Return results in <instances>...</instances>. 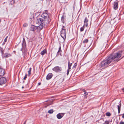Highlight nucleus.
<instances>
[{
    "label": "nucleus",
    "instance_id": "dca6fc26",
    "mask_svg": "<svg viewBox=\"0 0 124 124\" xmlns=\"http://www.w3.org/2000/svg\"><path fill=\"white\" fill-rule=\"evenodd\" d=\"M61 20L62 22L64 23L65 22V19L64 16H62L61 18Z\"/></svg>",
    "mask_w": 124,
    "mask_h": 124
},
{
    "label": "nucleus",
    "instance_id": "4c0bfd02",
    "mask_svg": "<svg viewBox=\"0 0 124 124\" xmlns=\"http://www.w3.org/2000/svg\"><path fill=\"white\" fill-rule=\"evenodd\" d=\"M0 22H1V20H0Z\"/></svg>",
    "mask_w": 124,
    "mask_h": 124
},
{
    "label": "nucleus",
    "instance_id": "a878e982",
    "mask_svg": "<svg viewBox=\"0 0 124 124\" xmlns=\"http://www.w3.org/2000/svg\"><path fill=\"white\" fill-rule=\"evenodd\" d=\"M27 75L26 74L25 76H24V77L23 78V79L24 80H25L26 79V78H27Z\"/></svg>",
    "mask_w": 124,
    "mask_h": 124
},
{
    "label": "nucleus",
    "instance_id": "473e14b6",
    "mask_svg": "<svg viewBox=\"0 0 124 124\" xmlns=\"http://www.w3.org/2000/svg\"><path fill=\"white\" fill-rule=\"evenodd\" d=\"M41 84V83H38V85H39Z\"/></svg>",
    "mask_w": 124,
    "mask_h": 124
},
{
    "label": "nucleus",
    "instance_id": "412c9836",
    "mask_svg": "<svg viewBox=\"0 0 124 124\" xmlns=\"http://www.w3.org/2000/svg\"><path fill=\"white\" fill-rule=\"evenodd\" d=\"M88 41V39H86L84 40L83 41V42L84 43H87Z\"/></svg>",
    "mask_w": 124,
    "mask_h": 124
},
{
    "label": "nucleus",
    "instance_id": "72a5a7b5",
    "mask_svg": "<svg viewBox=\"0 0 124 124\" xmlns=\"http://www.w3.org/2000/svg\"><path fill=\"white\" fill-rule=\"evenodd\" d=\"M122 90H123V91L124 92V88L122 89Z\"/></svg>",
    "mask_w": 124,
    "mask_h": 124
},
{
    "label": "nucleus",
    "instance_id": "bb28decb",
    "mask_svg": "<svg viewBox=\"0 0 124 124\" xmlns=\"http://www.w3.org/2000/svg\"><path fill=\"white\" fill-rule=\"evenodd\" d=\"M8 37V36H7L6 37V38H5V39H4V41L5 42H6L7 41V39Z\"/></svg>",
    "mask_w": 124,
    "mask_h": 124
},
{
    "label": "nucleus",
    "instance_id": "2f4dec72",
    "mask_svg": "<svg viewBox=\"0 0 124 124\" xmlns=\"http://www.w3.org/2000/svg\"><path fill=\"white\" fill-rule=\"evenodd\" d=\"M122 117L123 118H124V113L122 116Z\"/></svg>",
    "mask_w": 124,
    "mask_h": 124
},
{
    "label": "nucleus",
    "instance_id": "f3484780",
    "mask_svg": "<svg viewBox=\"0 0 124 124\" xmlns=\"http://www.w3.org/2000/svg\"><path fill=\"white\" fill-rule=\"evenodd\" d=\"M85 24H84L83 26L80 29V31H82L84 30L85 28Z\"/></svg>",
    "mask_w": 124,
    "mask_h": 124
},
{
    "label": "nucleus",
    "instance_id": "4be33fe9",
    "mask_svg": "<svg viewBox=\"0 0 124 124\" xmlns=\"http://www.w3.org/2000/svg\"><path fill=\"white\" fill-rule=\"evenodd\" d=\"M106 115L107 116H109L111 115V114L109 112H107L106 114Z\"/></svg>",
    "mask_w": 124,
    "mask_h": 124
},
{
    "label": "nucleus",
    "instance_id": "39448f33",
    "mask_svg": "<svg viewBox=\"0 0 124 124\" xmlns=\"http://www.w3.org/2000/svg\"><path fill=\"white\" fill-rule=\"evenodd\" d=\"M39 23L40 24L37 27V29L39 30H40L42 29L45 25H46L47 24H46V23L43 22H42L40 23Z\"/></svg>",
    "mask_w": 124,
    "mask_h": 124
},
{
    "label": "nucleus",
    "instance_id": "f704fd0d",
    "mask_svg": "<svg viewBox=\"0 0 124 124\" xmlns=\"http://www.w3.org/2000/svg\"><path fill=\"white\" fill-rule=\"evenodd\" d=\"M26 121H25V122H24V123H26Z\"/></svg>",
    "mask_w": 124,
    "mask_h": 124
},
{
    "label": "nucleus",
    "instance_id": "b1692460",
    "mask_svg": "<svg viewBox=\"0 0 124 124\" xmlns=\"http://www.w3.org/2000/svg\"><path fill=\"white\" fill-rule=\"evenodd\" d=\"M61 47H60L59 48V50L58 52L57 53L59 54L60 52L61 51Z\"/></svg>",
    "mask_w": 124,
    "mask_h": 124
},
{
    "label": "nucleus",
    "instance_id": "1a4fd4ad",
    "mask_svg": "<svg viewBox=\"0 0 124 124\" xmlns=\"http://www.w3.org/2000/svg\"><path fill=\"white\" fill-rule=\"evenodd\" d=\"M5 70L0 67V76H3L5 74Z\"/></svg>",
    "mask_w": 124,
    "mask_h": 124
},
{
    "label": "nucleus",
    "instance_id": "c756f323",
    "mask_svg": "<svg viewBox=\"0 0 124 124\" xmlns=\"http://www.w3.org/2000/svg\"><path fill=\"white\" fill-rule=\"evenodd\" d=\"M27 26V25L26 24H24L23 25V26L24 27H25Z\"/></svg>",
    "mask_w": 124,
    "mask_h": 124
},
{
    "label": "nucleus",
    "instance_id": "2eb2a0df",
    "mask_svg": "<svg viewBox=\"0 0 124 124\" xmlns=\"http://www.w3.org/2000/svg\"><path fill=\"white\" fill-rule=\"evenodd\" d=\"M118 111V113H119L120 111V108H121V104L120 103L119 104V105H118L117 106Z\"/></svg>",
    "mask_w": 124,
    "mask_h": 124
},
{
    "label": "nucleus",
    "instance_id": "20e7f679",
    "mask_svg": "<svg viewBox=\"0 0 124 124\" xmlns=\"http://www.w3.org/2000/svg\"><path fill=\"white\" fill-rule=\"evenodd\" d=\"M53 71L57 72H60L62 70V68L58 66L54 67L52 69Z\"/></svg>",
    "mask_w": 124,
    "mask_h": 124
},
{
    "label": "nucleus",
    "instance_id": "e433bc0d",
    "mask_svg": "<svg viewBox=\"0 0 124 124\" xmlns=\"http://www.w3.org/2000/svg\"><path fill=\"white\" fill-rule=\"evenodd\" d=\"M22 88H23V86H22Z\"/></svg>",
    "mask_w": 124,
    "mask_h": 124
},
{
    "label": "nucleus",
    "instance_id": "c85d7f7f",
    "mask_svg": "<svg viewBox=\"0 0 124 124\" xmlns=\"http://www.w3.org/2000/svg\"><path fill=\"white\" fill-rule=\"evenodd\" d=\"M119 124H124V122H121Z\"/></svg>",
    "mask_w": 124,
    "mask_h": 124
},
{
    "label": "nucleus",
    "instance_id": "7ed1b4c3",
    "mask_svg": "<svg viewBox=\"0 0 124 124\" xmlns=\"http://www.w3.org/2000/svg\"><path fill=\"white\" fill-rule=\"evenodd\" d=\"M62 30L60 32V33L61 36L64 39H65L66 38V30L65 29L64 26H62Z\"/></svg>",
    "mask_w": 124,
    "mask_h": 124
},
{
    "label": "nucleus",
    "instance_id": "aec40b11",
    "mask_svg": "<svg viewBox=\"0 0 124 124\" xmlns=\"http://www.w3.org/2000/svg\"><path fill=\"white\" fill-rule=\"evenodd\" d=\"M31 68H30L29 69V70L28 71V76H29L31 74Z\"/></svg>",
    "mask_w": 124,
    "mask_h": 124
},
{
    "label": "nucleus",
    "instance_id": "ddd939ff",
    "mask_svg": "<svg viewBox=\"0 0 124 124\" xmlns=\"http://www.w3.org/2000/svg\"><path fill=\"white\" fill-rule=\"evenodd\" d=\"M11 56V54L7 53L5 54L2 55L3 57L8 58Z\"/></svg>",
    "mask_w": 124,
    "mask_h": 124
},
{
    "label": "nucleus",
    "instance_id": "a211bd4d",
    "mask_svg": "<svg viewBox=\"0 0 124 124\" xmlns=\"http://www.w3.org/2000/svg\"><path fill=\"white\" fill-rule=\"evenodd\" d=\"M31 30L32 31L35 30V26L33 25H31Z\"/></svg>",
    "mask_w": 124,
    "mask_h": 124
},
{
    "label": "nucleus",
    "instance_id": "6e6552de",
    "mask_svg": "<svg viewBox=\"0 0 124 124\" xmlns=\"http://www.w3.org/2000/svg\"><path fill=\"white\" fill-rule=\"evenodd\" d=\"M64 114L65 113H59L57 115V117L58 119H60L63 117Z\"/></svg>",
    "mask_w": 124,
    "mask_h": 124
},
{
    "label": "nucleus",
    "instance_id": "c9c22d12",
    "mask_svg": "<svg viewBox=\"0 0 124 124\" xmlns=\"http://www.w3.org/2000/svg\"><path fill=\"white\" fill-rule=\"evenodd\" d=\"M23 124H26L25 123H24Z\"/></svg>",
    "mask_w": 124,
    "mask_h": 124
},
{
    "label": "nucleus",
    "instance_id": "f03ea898",
    "mask_svg": "<svg viewBox=\"0 0 124 124\" xmlns=\"http://www.w3.org/2000/svg\"><path fill=\"white\" fill-rule=\"evenodd\" d=\"M41 16L42 19L39 18L37 19V21L38 23H40L43 22L47 24L46 26H47L51 21V19L49 17L48 13L47 10L44 11L43 13L41 15Z\"/></svg>",
    "mask_w": 124,
    "mask_h": 124
},
{
    "label": "nucleus",
    "instance_id": "423d86ee",
    "mask_svg": "<svg viewBox=\"0 0 124 124\" xmlns=\"http://www.w3.org/2000/svg\"><path fill=\"white\" fill-rule=\"evenodd\" d=\"M7 82L6 78L4 77L0 78V85L5 84Z\"/></svg>",
    "mask_w": 124,
    "mask_h": 124
},
{
    "label": "nucleus",
    "instance_id": "6ab92c4d",
    "mask_svg": "<svg viewBox=\"0 0 124 124\" xmlns=\"http://www.w3.org/2000/svg\"><path fill=\"white\" fill-rule=\"evenodd\" d=\"M53 109H52L49 110L48 112L49 114H52L53 113Z\"/></svg>",
    "mask_w": 124,
    "mask_h": 124
},
{
    "label": "nucleus",
    "instance_id": "9d476101",
    "mask_svg": "<svg viewBox=\"0 0 124 124\" xmlns=\"http://www.w3.org/2000/svg\"><path fill=\"white\" fill-rule=\"evenodd\" d=\"M72 65V63H70L69 61L68 62V68L67 70V75H68L70 71V70L71 69L70 67Z\"/></svg>",
    "mask_w": 124,
    "mask_h": 124
},
{
    "label": "nucleus",
    "instance_id": "4468645a",
    "mask_svg": "<svg viewBox=\"0 0 124 124\" xmlns=\"http://www.w3.org/2000/svg\"><path fill=\"white\" fill-rule=\"evenodd\" d=\"M47 53V51L46 50V49H44L43 51H42L40 53V54L42 55H44L45 54H46Z\"/></svg>",
    "mask_w": 124,
    "mask_h": 124
},
{
    "label": "nucleus",
    "instance_id": "9b49d317",
    "mask_svg": "<svg viewBox=\"0 0 124 124\" xmlns=\"http://www.w3.org/2000/svg\"><path fill=\"white\" fill-rule=\"evenodd\" d=\"M53 75L51 73L48 74L46 77V79L48 80L50 79L52 77Z\"/></svg>",
    "mask_w": 124,
    "mask_h": 124
},
{
    "label": "nucleus",
    "instance_id": "f257e3e1",
    "mask_svg": "<svg viewBox=\"0 0 124 124\" xmlns=\"http://www.w3.org/2000/svg\"><path fill=\"white\" fill-rule=\"evenodd\" d=\"M121 56L120 53L118 52L108 56L101 62L100 65V69L101 70L107 67L111 63L119 61V58Z\"/></svg>",
    "mask_w": 124,
    "mask_h": 124
},
{
    "label": "nucleus",
    "instance_id": "393cba45",
    "mask_svg": "<svg viewBox=\"0 0 124 124\" xmlns=\"http://www.w3.org/2000/svg\"><path fill=\"white\" fill-rule=\"evenodd\" d=\"M77 63H76L73 66V68H75L76 67V66H77Z\"/></svg>",
    "mask_w": 124,
    "mask_h": 124
},
{
    "label": "nucleus",
    "instance_id": "7c9ffc66",
    "mask_svg": "<svg viewBox=\"0 0 124 124\" xmlns=\"http://www.w3.org/2000/svg\"><path fill=\"white\" fill-rule=\"evenodd\" d=\"M85 95H87L88 93L87 92H85Z\"/></svg>",
    "mask_w": 124,
    "mask_h": 124
},
{
    "label": "nucleus",
    "instance_id": "f8f14e48",
    "mask_svg": "<svg viewBox=\"0 0 124 124\" xmlns=\"http://www.w3.org/2000/svg\"><path fill=\"white\" fill-rule=\"evenodd\" d=\"M88 20L87 18L86 17L84 21V24L85 25L86 27H87L88 25Z\"/></svg>",
    "mask_w": 124,
    "mask_h": 124
},
{
    "label": "nucleus",
    "instance_id": "5701e85b",
    "mask_svg": "<svg viewBox=\"0 0 124 124\" xmlns=\"http://www.w3.org/2000/svg\"><path fill=\"white\" fill-rule=\"evenodd\" d=\"M109 122L108 121H105V123L103 124H109Z\"/></svg>",
    "mask_w": 124,
    "mask_h": 124
},
{
    "label": "nucleus",
    "instance_id": "0eeeda50",
    "mask_svg": "<svg viewBox=\"0 0 124 124\" xmlns=\"http://www.w3.org/2000/svg\"><path fill=\"white\" fill-rule=\"evenodd\" d=\"M118 1L116 0L113 3V8L115 10H116L118 8Z\"/></svg>",
    "mask_w": 124,
    "mask_h": 124
},
{
    "label": "nucleus",
    "instance_id": "cd10ccee",
    "mask_svg": "<svg viewBox=\"0 0 124 124\" xmlns=\"http://www.w3.org/2000/svg\"><path fill=\"white\" fill-rule=\"evenodd\" d=\"M1 52L2 54V55H3V54H4L3 53V51L2 50H1Z\"/></svg>",
    "mask_w": 124,
    "mask_h": 124
}]
</instances>
